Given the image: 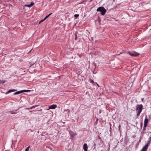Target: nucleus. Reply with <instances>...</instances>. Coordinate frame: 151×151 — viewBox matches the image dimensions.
Instances as JSON below:
<instances>
[{
    "mask_svg": "<svg viewBox=\"0 0 151 151\" xmlns=\"http://www.w3.org/2000/svg\"><path fill=\"white\" fill-rule=\"evenodd\" d=\"M143 108V106L142 104L137 105L136 108V111L137 113V116L138 117L141 112H142Z\"/></svg>",
    "mask_w": 151,
    "mask_h": 151,
    "instance_id": "1",
    "label": "nucleus"
},
{
    "mask_svg": "<svg viewBox=\"0 0 151 151\" xmlns=\"http://www.w3.org/2000/svg\"><path fill=\"white\" fill-rule=\"evenodd\" d=\"M97 11L99 12L102 15H104L106 12V10L104 8L103 6H100L97 9Z\"/></svg>",
    "mask_w": 151,
    "mask_h": 151,
    "instance_id": "2",
    "label": "nucleus"
},
{
    "mask_svg": "<svg viewBox=\"0 0 151 151\" xmlns=\"http://www.w3.org/2000/svg\"><path fill=\"white\" fill-rule=\"evenodd\" d=\"M69 134L70 135V139H72L74 137V136L76 135V134L73 132L69 131Z\"/></svg>",
    "mask_w": 151,
    "mask_h": 151,
    "instance_id": "3",
    "label": "nucleus"
},
{
    "mask_svg": "<svg viewBox=\"0 0 151 151\" xmlns=\"http://www.w3.org/2000/svg\"><path fill=\"white\" fill-rule=\"evenodd\" d=\"M129 53L130 55L132 56H137L139 55V54L135 52H129Z\"/></svg>",
    "mask_w": 151,
    "mask_h": 151,
    "instance_id": "4",
    "label": "nucleus"
},
{
    "mask_svg": "<svg viewBox=\"0 0 151 151\" xmlns=\"http://www.w3.org/2000/svg\"><path fill=\"white\" fill-rule=\"evenodd\" d=\"M151 137H150L149 138V139L147 144L144 146L148 149V146L150 144V142H151Z\"/></svg>",
    "mask_w": 151,
    "mask_h": 151,
    "instance_id": "5",
    "label": "nucleus"
},
{
    "mask_svg": "<svg viewBox=\"0 0 151 151\" xmlns=\"http://www.w3.org/2000/svg\"><path fill=\"white\" fill-rule=\"evenodd\" d=\"M57 107L56 105L53 104L50 106L48 110L50 109H54Z\"/></svg>",
    "mask_w": 151,
    "mask_h": 151,
    "instance_id": "6",
    "label": "nucleus"
},
{
    "mask_svg": "<svg viewBox=\"0 0 151 151\" xmlns=\"http://www.w3.org/2000/svg\"><path fill=\"white\" fill-rule=\"evenodd\" d=\"M148 123V119L146 117L144 120V125L145 126V127H147Z\"/></svg>",
    "mask_w": 151,
    "mask_h": 151,
    "instance_id": "7",
    "label": "nucleus"
},
{
    "mask_svg": "<svg viewBox=\"0 0 151 151\" xmlns=\"http://www.w3.org/2000/svg\"><path fill=\"white\" fill-rule=\"evenodd\" d=\"M88 148V147L87 144L86 143L84 144L83 147L84 150H87Z\"/></svg>",
    "mask_w": 151,
    "mask_h": 151,
    "instance_id": "8",
    "label": "nucleus"
},
{
    "mask_svg": "<svg viewBox=\"0 0 151 151\" xmlns=\"http://www.w3.org/2000/svg\"><path fill=\"white\" fill-rule=\"evenodd\" d=\"M17 91L16 89H11L8 91L6 93V94H7L11 92H14Z\"/></svg>",
    "mask_w": 151,
    "mask_h": 151,
    "instance_id": "9",
    "label": "nucleus"
},
{
    "mask_svg": "<svg viewBox=\"0 0 151 151\" xmlns=\"http://www.w3.org/2000/svg\"><path fill=\"white\" fill-rule=\"evenodd\" d=\"M22 93V91H17V92H16L14 93V95H17L19 94H20L21 93Z\"/></svg>",
    "mask_w": 151,
    "mask_h": 151,
    "instance_id": "10",
    "label": "nucleus"
},
{
    "mask_svg": "<svg viewBox=\"0 0 151 151\" xmlns=\"http://www.w3.org/2000/svg\"><path fill=\"white\" fill-rule=\"evenodd\" d=\"M147 148L144 146L140 151H147Z\"/></svg>",
    "mask_w": 151,
    "mask_h": 151,
    "instance_id": "11",
    "label": "nucleus"
},
{
    "mask_svg": "<svg viewBox=\"0 0 151 151\" xmlns=\"http://www.w3.org/2000/svg\"><path fill=\"white\" fill-rule=\"evenodd\" d=\"M6 82V81L5 80H0V83L3 84Z\"/></svg>",
    "mask_w": 151,
    "mask_h": 151,
    "instance_id": "12",
    "label": "nucleus"
},
{
    "mask_svg": "<svg viewBox=\"0 0 151 151\" xmlns=\"http://www.w3.org/2000/svg\"><path fill=\"white\" fill-rule=\"evenodd\" d=\"M37 106V105H35V106H32L31 107H30V108H26V109H28V110H29V109H31L34 108H35L36 106Z\"/></svg>",
    "mask_w": 151,
    "mask_h": 151,
    "instance_id": "13",
    "label": "nucleus"
},
{
    "mask_svg": "<svg viewBox=\"0 0 151 151\" xmlns=\"http://www.w3.org/2000/svg\"><path fill=\"white\" fill-rule=\"evenodd\" d=\"M52 14V13H51L48 14V15L46 16L44 19V20H45L46 19H47L48 17H49L50 15H51Z\"/></svg>",
    "mask_w": 151,
    "mask_h": 151,
    "instance_id": "14",
    "label": "nucleus"
},
{
    "mask_svg": "<svg viewBox=\"0 0 151 151\" xmlns=\"http://www.w3.org/2000/svg\"><path fill=\"white\" fill-rule=\"evenodd\" d=\"M22 93L24 92H29V91H31V90H22Z\"/></svg>",
    "mask_w": 151,
    "mask_h": 151,
    "instance_id": "15",
    "label": "nucleus"
},
{
    "mask_svg": "<svg viewBox=\"0 0 151 151\" xmlns=\"http://www.w3.org/2000/svg\"><path fill=\"white\" fill-rule=\"evenodd\" d=\"M13 111H11L9 112V113L11 114H15L17 113V112H13Z\"/></svg>",
    "mask_w": 151,
    "mask_h": 151,
    "instance_id": "16",
    "label": "nucleus"
},
{
    "mask_svg": "<svg viewBox=\"0 0 151 151\" xmlns=\"http://www.w3.org/2000/svg\"><path fill=\"white\" fill-rule=\"evenodd\" d=\"M29 148H30V146H29L27 147L25 149V151H29Z\"/></svg>",
    "mask_w": 151,
    "mask_h": 151,
    "instance_id": "17",
    "label": "nucleus"
},
{
    "mask_svg": "<svg viewBox=\"0 0 151 151\" xmlns=\"http://www.w3.org/2000/svg\"><path fill=\"white\" fill-rule=\"evenodd\" d=\"M34 3L33 2H31V3L29 4V6H30L31 7L33 6V5L34 4Z\"/></svg>",
    "mask_w": 151,
    "mask_h": 151,
    "instance_id": "18",
    "label": "nucleus"
},
{
    "mask_svg": "<svg viewBox=\"0 0 151 151\" xmlns=\"http://www.w3.org/2000/svg\"><path fill=\"white\" fill-rule=\"evenodd\" d=\"M74 16L75 17H76V18L79 17V15L78 14H75L74 15Z\"/></svg>",
    "mask_w": 151,
    "mask_h": 151,
    "instance_id": "19",
    "label": "nucleus"
},
{
    "mask_svg": "<svg viewBox=\"0 0 151 151\" xmlns=\"http://www.w3.org/2000/svg\"><path fill=\"white\" fill-rule=\"evenodd\" d=\"M143 123L142 122H141L140 123V127L142 128V127Z\"/></svg>",
    "mask_w": 151,
    "mask_h": 151,
    "instance_id": "20",
    "label": "nucleus"
},
{
    "mask_svg": "<svg viewBox=\"0 0 151 151\" xmlns=\"http://www.w3.org/2000/svg\"><path fill=\"white\" fill-rule=\"evenodd\" d=\"M146 127H145V126L144 125V127H143V130L145 131L146 130Z\"/></svg>",
    "mask_w": 151,
    "mask_h": 151,
    "instance_id": "21",
    "label": "nucleus"
},
{
    "mask_svg": "<svg viewBox=\"0 0 151 151\" xmlns=\"http://www.w3.org/2000/svg\"><path fill=\"white\" fill-rule=\"evenodd\" d=\"M45 20H44V19H43V20H41L40 22H39V24H40V23L43 22V21H44Z\"/></svg>",
    "mask_w": 151,
    "mask_h": 151,
    "instance_id": "22",
    "label": "nucleus"
},
{
    "mask_svg": "<svg viewBox=\"0 0 151 151\" xmlns=\"http://www.w3.org/2000/svg\"><path fill=\"white\" fill-rule=\"evenodd\" d=\"M77 39V35H76H76H75V40H76Z\"/></svg>",
    "mask_w": 151,
    "mask_h": 151,
    "instance_id": "23",
    "label": "nucleus"
},
{
    "mask_svg": "<svg viewBox=\"0 0 151 151\" xmlns=\"http://www.w3.org/2000/svg\"><path fill=\"white\" fill-rule=\"evenodd\" d=\"M27 6L28 7H30L31 6H29V4H28L27 5H26L25 6Z\"/></svg>",
    "mask_w": 151,
    "mask_h": 151,
    "instance_id": "24",
    "label": "nucleus"
},
{
    "mask_svg": "<svg viewBox=\"0 0 151 151\" xmlns=\"http://www.w3.org/2000/svg\"><path fill=\"white\" fill-rule=\"evenodd\" d=\"M101 113V111L100 110V111H99V113Z\"/></svg>",
    "mask_w": 151,
    "mask_h": 151,
    "instance_id": "25",
    "label": "nucleus"
},
{
    "mask_svg": "<svg viewBox=\"0 0 151 151\" xmlns=\"http://www.w3.org/2000/svg\"><path fill=\"white\" fill-rule=\"evenodd\" d=\"M120 126H120V124L119 125V128H120Z\"/></svg>",
    "mask_w": 151,
    "mask_h": 151,
    "instance_id": "26",
    "label": "nucleus"
},
{
    "mask_svg": "<svg viewBox=\"0 0 151 151\" xmlns=\"http://www.w3.org/2000/svg\"><path fill=\"white\" fill-rule=\"evenodd\" d=\"M143 99H143V98H142V101H143Z\"/></svg>",
    "mask_w": 151,
    "mask_h": 151,
    "instance_id": "27",
    "label": "nucleus"
},
{
    "mask_svg": "<svg viewBox=\"0 0 151 151\" xmlns=\"http://www.w3.org/2000/svg\"><path fill=\"white\" fill-rule=\"evenodd\" d=\"M84 151H87V150H84Z\"/></svg>",
    "mask_w": 151,
    "mask_h": 151,
    "instance_id": "28",
    "label": "nucleus"
},
{
    "mask_svg": "<svg viewBox=\"0 0 151 151\" xmlns=\"http://www.w3.org/2000/svg\"><path fill=\"white\" fill-rule=\"evenodd\" d=\"M31 50H30L29 51V52H31Z\"/></svg>",
    "mask_w": 151,
    "mask_h": 151,
    "instance_id": "29",
    "label": "nucleus"
},
{
    "mask_svg": "<svg viewBox=\"0 0 151 151\" xmlns=\"http://www.w3.org/2000/svg\"><path fill=\"white\" fill-rule=\"evenodd\" d=\"M91 82H93V81L92 80V81H91Z\"/></svg>",
    "mask_w": 151,
    "mask_h": 151,
    "instance_id": "30",
    "label": "nucleus"
},
{
    "mask_svg": "<svg viewBox=\"0 0 151 151\" xmlns=\"http://www.w3.org/2000/svg\"><path fill=\"white\" fill-rule=\"evenodd\" d=\"M98 85V86L99 87V85H98H98Z\"/></svg>",
    "mask_w": 151,
    "mask_h": 151,
    "instance_id": "31",
    "label": "nucleus"
}]
</instances>
